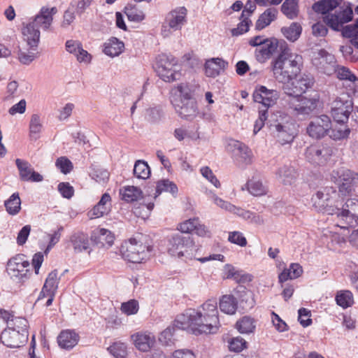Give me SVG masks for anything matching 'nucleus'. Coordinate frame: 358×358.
Segmentation results:
<instances>
[{
	"mask_svg": "<svg viewBox=\"0 0 358 358\" xmlns=\"http://www.w3.org/2000/svg\"><path fill=\"white\" fill-rule=\"evenodd\" d=\"M314 83L313 77L303 74L283 85L285 92L291 96L287 101V108L293 115L306 118L317 109L320 104V95L317 93L308 96L301 95L311 88Z\"/></svg>",
	"mask_w": 358,
	"mask_h": 358,
	"instance_id": "f257e3e1",
	"label": "nucleus"
},
{
	"mask_svg": "<svg viewBox=\"0 0 358 358\" xmlns=\"http://www.w3.org/2000/svg\"><path fill=\"white\" fill-rule=\"evenodd\" d=\"M175 325L180 329L190 327L196 335L216 333L220 327L217 300L210 299L197 310H187L176 317Z\"/></svg>",
	"mask_w": 358,
	"mask_h": 358,
	"instance_id": "f03ea898",
	"label": "nucleus"
},
{
	"mask_svg": "<svg viewBox=\"0 0 358 358\" xmlns=\"http://www.w3.org/2000/svg\"><path fill=\"white\" fill-rule=\"evenodd\" d=\"M57 13L56 7L48 8L43 6L34 16L29 17L27 22H22V34L27 45L38 46L41 32L50 31L53 16Z\"/></svg>",
	"mask_w": 358,
	"mask_h": 358,
	"instance_id": "7ed1b4c3",
	"label": "nucleus"
},
{
	"mask_svg": "<svg viewBox=\"0 0 358 358\" xmlns=\"http://www.w3.org/2000/svg\"><path fill=\"white\" fill-rule=\"evenodd\" d=\"M272 71L275 79L285 85L300 73L303 66L302 56L292 53L285 48L271 62Z\"/></svg>",
	"mask_w": 358,
	"mask_h": 358,
	"instance_id": "20e7f679",
	"label": "nucleus"
},
{
	"mask_svg": "<svg viewBox=\"0 0 358 358\" xmlns=\"http://www.w3.org/2000/svg\"><path fill=\"white\" fill-rule=\"evenodd\" d=\"M269 129L281 145L292 143L296 135V124L290 115L282 111L273 113L268 122Z\"/></svg>",
	"mask_w": 358,
	"mask_h": 358,
	"instance_id": "39448f33",
	"label": "nucleus"
},
{
	"mask_svg": "<svg viewBox=\"0 0 358 358\" xmlns=\"http://www.w3.org/2000/svg\"><path fill=\"white\" fill-rule=\"evenodd\" d=\"M167 250L171 256L192 259L196 246L189 236L176 234L169 238Z\"/></svg>",
	"mask_w": 358,
	"mask_h": 358,
	"instance_id": "423d86ee",
	"label": "nucleus"
},
{
	"mask_svg": "<svg viewBox=\"0 0 358 358\" xmlns=\"http://www.w3.org/2000/svg\"><path fill=\"white\" fill-rule=\"evenodd\" d=\"M158 76L165 82L172 83L181 78L180 66L178 59L172 55H159L156 64Z\"/></svg>",
	"mask_w": 358,
	"mask_h": 358,
	"instance_id": "0eeeda50",
	"label": "nucleus"
},
{
	"mask_svg": "<svg viewBox=\"0 0 358 358\" xmlns=\"http://www.w3.org/2000/svg\"><path fill=\"white\" fill-rule=\"evenodd\" d=\"M6 271L12 280L23 282L30 277V263L24 255L17 254L8 261Z\"/></svg>",
	"mask_w": 358,
	"mask_h": 358,
	"instance_id": "6e6552de",
	"label": "nucleus"
},
{
	"mask_svg": "<svg viewBox=\"0 0 358 358\" xmlns=\"http://www.w3.org/2000/svg\"><path fill=\"white\" fill-rule=\"evenodd\" d=\"M150 251L149 246L138 242L135 238H131L124 242L120 248L122 257L125 260L135 264L141 263L143 260L146 259Z\"/></svg>",
	"mask_w": 358,
	"mask_h": 358,
	"instance_id": "1a4fd4ad",
	"label": "nucleus"
},
{
	"mask_svg": "<svg viewBox=\"0 0 358 358\" xmlns=\"http://www.w3.org/2000/svg\"><path fill=\"white\" fill-rule=\"evenodd\" d=\"M341 209L335 227L348 229L358 224V199H348L344 204L342 203Z\"/></svg>",
	"mask_w": 358,
	"mask_h": 358,
	"instance_id": "9d476101",
	"label": "nucleus"
},
{
	"mask_svg": "<svg viewBox=\"0 0 358 358\" xmlns=\"http://www.w3.org/2000/svg\"><path fill=\"white\" fill-rule=\"evenodd\" d=\"M331 179L338 185L339 192L346 196L352 192L358 181V174L349 169L341 168L332 171Z\"/></svg>",
	"mask_w": 358,
	"mask_h": 358,
	"instance_id": "9b49d317",
	"label": "nucleus"
},
{
	"mask_svg": "<svg viewBox=\"0 0 358 358\" xmlns=\"http://www.w3.org/2000/svg\"><path fill=\"white\" fill-rule=\"evenodd\" d=\"M353 110V101L347 93L341 94L331 103V113L338 123H345Z\"/></svg>",
	"mask_w": 358,
	"mask_h": 358,
	"instance_id": "f8f14e48",
	"label": "nucleus"
},
{
	"mask_svg": "<svg viewBox=\"0 0 358 358\" xmlns=\"http://www.w3.org/2000/svg\"><path fill=\"white\" fill-rule=\"evenodd\" d=\"M353 10L350 6L339 7L333 13H329L323 17V22L334 31H340L343 25L352 21Z\"/></svg>",
	"mask_w": 358,
	"mask_h": 358,
	"instance_id": "ddd939ff",
	"label": "nucleus"
},
{
	"mask_svg": "<svg viewBox=\"0 0 358 358\" xmlns=\"http://www.w3.org/2000/svg\"><path fill=\"white\" fill-rule=\"evenodd\" d=\"M331 129V121L327 115L314 117L308 124L306 131L313 138L320 139L329 134Z\"/></svg>",
	"mask_w": 358,
	"mask_h": 358,
	"instance_id": "4468645a",
	"label": "nucleus"
},
{
	"mask_svg": "<svg viewBox=\"0 0 358 358\" xmlns=\"http://www.w3.org/2000/svg\"><path fill=\"white\" fill-rule=\"evenodd\" d=\"M333 149L324 144H313L306 149V159L313 164L321 165L324 164L332 155Z\"/></svg>",
	"mask_w": 358,
	"mask_h": 358,
	"instance_id": "2eb2a0df",
	"label": "nucleus"
},
{
	"mask_svg": "<svg viewBox=\"0 0 358 358\" xmlns=\"http://www.w3.org/2000/svg\"><path fill=\"white\" fill-rule=\"evenodd\" d=\"M29 332L17 331L8 328L1 334V343L10 348H17L24 345L28 341Z\"/></svg>",
	"mask_w": 358,
	"mask_h": 358,
	"instance_id": "dca6fc26",
	"label": "nucleus"
},
{
	"mask_svg": "<svg viewBox=\"0 0 358 358\" xmlns=\"http://www.w3.org/2000/svg\"><path fill=\"white\" fill-rule=\"evenodd\" d=\"M252 96L255 102L262 104L267 109L276 103L280 95L277 90L260 85L255 89Z\"/></svg>",
	"mask_w": 358,
	"mask_h": 358,
	"instance_id": "f3484780",
	"label": "nucleus"
},
{
	"mask_svg": "<svg viewBox=\"0 0 358 358\" xmlns=\"http://www.w3.org/2000/svg\"><path fill=\"white\" fill-rule=\"evenodd\" d=\"M171 94L172 103L194 99L195 86L188 83H180L172 87Z\"/></svg>",
	"mask_w": 358,
	"mask_h": 358,
	"instance_id": "a211bd4d",
	"label": "nucleus"
},
{
	"mask_svg": "<svg viewBox=\"0 0 358 358\" xmlns=\"http://www.w3.org/2000/svg\"><path fill=\"white\" fill-rule=\"evenodd\" d=\"M15 164L22 181L38 182L43 180V176L36 172L29 162L21 159H16Z\"/></svg>",
	"mask_w": 358,
	"mask_h": 358,
	"instance_id": "6ab92c4d",
	"label": "nucleus"
},
{
	"mask_svg": "<svg viewBox=\"0 0 358 358\" xmlns=\"http://www.w3.org/2000/svg\"><path fill=\"white\" fill-rule=\"evenodd\" d=\"M187 15L185 6L177 7L166 15L165 21L173 31H179L187 23Z\"/></svg>",
	"mask_w": 358,
	"mask_h": 358,
	"instance_id": "aec40b11",
	"label": "nucleus"
},
{
	"mask_svg": "<svg viewBox=\"0 0 358 358\" xmlns=\"http://www.w3.org/2000/svg\"><path fill=\"white\" fill-rule=\"evenodd\" d=\"M178 115L185 120H192L199 114L196 99L172 103Z\"/></svg>",
	"mask_w": 358,
	"mask_h": 358,
	"instance_id": "412c9836",
	"label": "nucleus"
},
{
	"mask_svg": "<svg viewBox=\"0 0 358 358\" xmlns=\"http://www.w3.org/2000/svg\"><path fill=\"white\" fill-rule=\"evenodd\" d=\"M278 41L274 38H266V42L256 48L255 55L256 59L259 63H265L277 51Z\"/></svg>",
	"mask_w": 358,
	"mask_h": 358,
	"instance_id": "4be33fe9",
	"label": "nucleus"
},
{
	"mask_svg": "<svg viewBox=\"0 0 358 358\" xmlns=\"http://www.w3.org/2000/svg\"><path fill=\"white\" fill-rule=\"evenodd\" d=\"M90 239L99 248H108L113 245L115 236L110 231L98 228L92 232Z\"/></svg>",
	"mask_w": 358,
	"mask_h": 358,
	"instance_id": "5701e85b",
	"label": "nucleus"
},
{
	"mask_svg": "<svg viewBox=\"0 0 358 358\" xmlns=\"http://www.w3.org/2000/svg\"><path fill=\"white\" fill-rule=\"evenodd\" d=\"M111 210V197L108 193H104L100 201L87 212L90 220L99 218L108 215Z\"/></svg>",
	"mask_w": 358,
	"mask_h": 358,
	"instance_id": "b1692460",
	"label": "nucleus"
},
{
	"mask_svg": "<svg viewBox=\"0 0 358 358\" xmlns=\"http://www.w3.org/2000/svg\"><path fill=\"white\" fill-rule=\"evenodd\" d=\"M135 347L140 351L148 352L155 343V336L147 332H137L131 336Z\"/></svg>",
	"mask_w": 358,
	"mask_h": 358,
	"instance_id": "393cba45",
	"label": "nucleus"
},
{
	"mask_svg": "<svg viewBox=\"0 0 358 358\" xmlns=\"http://www.w3.org/2000/svg\"><path fill=\"white\" fill-rule=\"evenodd\" d=\"M234 296L244 310L251 309L255 305L253 293L245 286H237L234 290Z\"/></svg>",
	"mask_w": 358,
	"mask_h": 358,
	"instance_id": "a878e982",
	"label": "nucleus"
},
{
	"mask_svg": "<svg viewBox=\"0 0 358 358\" xmlns=\"http://www.w3.org/2000/svg\"><path fill=\"white\" fill-rule=\"evenodd\" d=\"M228 63L221 58H213L205 64V73L208 77L215 78L220 74L221 70L224 69Z\"/></svg>",
	"mask_w": 358,
	"mask_h": 358,
	"instance_id": "bb28decb",
	"label": "nucleus"
},
{
	"mask_svg": "<svg viewBox=\"0 0 358 358\" xmlns=\"http://www.w3.org/2000/svg\"><path fill=\"white\" fill-rule=\"evenodd\" d=\"M342 203L343 202L339 199L338 193L335 189L330 199L324 203V206H321L320 208L329 215H336V220H338L341 210V208L342 207Z\"/></svg>",
	"mask_w": 358,
	"mask_h": 358,
	"instance_id": "cd10ccee",
	"label": "nucleus"
},
{
	"mask_svg": "<svg viewBox=\"0 0 358 358\" xmlns=\"http://www.w3.org/2000/svg\"><path fill=\"white\" fill-rule=\"evenodd\" d=\"M278 10L274 7H270L262 13L255 23L257 30H262L277 18Z\"/></svg>",
	"mask_w": 358,
	"mask_h": 358,
	"instance_id": "c85d7f7f",
	"label": "nucleus"
},
{
	"mask_svg": "<svg viewBox=\"0 0 358 358\" xmlns=\"http://www.w3.org/2000/svg\"><path fill=\"white\" fill-rule=\"evenodd\" d=\"M78 341V335L73 331H62L57 337L59 345L66 350L73 348Z\"/></svg>",
	"mask_w": 358,
	"mask_h": 358,
	"instance_id": "c756f323",
	"label": "nucleus"
},
{
	"mask_svg": "<svg viewBox=\"0 0 358 358\" xmlns=\"http://www.w3.org/2000/svg\"><path fill=\"white\" fill-rule=\"evenodd\" d=\"M275 177L284 185H291L296 179L295 169L289 165H283L276 170Z\"/></svg>",
	"mask_w": 358,
	"mask_h": 358,
	"instance_id": "7c9ffc66",
	"label": "nucleus"
},
{
	"mask_svg": "<svg viewBox=\"0 0 358 358\" xmlns=\"http://www.w3.org/2000/svg\"><path fill=\"white\" fill-rule=\"evenodd\" d=\"M70 241L73 249L77 252L87 250L90 248V241L87 234L83 232H76L71 236Z\"/></svg>",
	"mask_w": 358,
	"mask_h": 358,
	"instance_id": "2f4dec72",
	"label": "nucleus"
},
{
	"mask_svg": "<svg viewBox=\"0 0 358 358\" xmlns=\"http://www.w3.org/2000/svg\"><path fill=\"white\" fill-rule=\"evenodd\" d=\"M103 52L110 57H116L120 55L124 49V44L115 37H111L103 45Z\"/></svg>",
	"mask_w": 358,
	"mask_h": 358,
	"instance_id": "473e14b6",
	"label": "nucleus"
},
{
	"mask_svg": "<svg viewBox=\"0 0 358 358\" xmlns=\"http://www.w3.org/2000/svg\"><path fill=\"white\" fill-rule=\"evenodd\" d=\"M238 308V301L234 295L226 294L223 295L220 299V309L222 312L233 315L236 313Z\"/></svg>",
	"mask_w": 358,
	"mask_h": 358,
	"instance_id": "72a5a7b5",
	"label": "nucleus"
},
{
	"mask_svg": "<svg viewBox=\"0 0 358 358\" xmlns=\"http://www.w3.org/2000/svg\"><path fill=\"white\" fill-rule=\"evenodd\" d=\"M339 4L340 0H320L313 4V9L316 13L326 15L338 7Z\"/></svg>",
	"mask_w": 358,
	"mask_h": 358,
	"instance_id": "f704fd0d",
	"label": "nucleus"
},
{
	"mask_svg": "<svg viewBox=\"0 0 358 358\" xmlns=\"http://www.w3.org/2000/svg\"><path fill=\"white\" fill-rule=\"evenodd\" d=\"M232 146L237 150L236 155L239 157L240 161L245 164L252 162V153L251 150L243 143L234 141Z\"/></svg>",
	"mask_w": 358,
	"mask_h": 358,
	"instance_id": "c9c22d12",
	"label": "nucleus"
},
{
	"mask_svg": "<svg viewBox=\"0 0 358 358\" xmlns=\"http://www.w3.org/2000/svg\"><path fill=\"white\" fill-rule=\"evenodd\" d=\"M29 48L24 50L21 48L17 52V59L24 65H29L33 61L38 57L37 48L38 46H31L27 45Z\"/></svg>",
	"mask_w": 358,
	"mask_h": 358,
	"instance_id": "e433bc0d",
	"label": "nucleus"
},
{
	"mask_svg": "<svg viewBox=\"0 0 358 358\" xmlns=\"http://www.w3.org/2000/svg\"><path fill=\"white\" fill-rule=\"evenodd\" d=\"M280 10L288 19L294 20L299 15V1L285 0L281 6Z\"/></svg>",
	"mask_w": 358,
	"mask_h": 358,
	"instance_id": "4c0bfd02",
	"label": "nucleus"
},
{
	"mask_svg": "<svg viewBox=\"0 0 358 358\" xmlns=\"http://www.w3.org/2000/svg\"><path fill=\"white\" fill-rule=\"evenodd\" d=\"M7 213L10 215H16L21 210V199L18 192L13 193L4 202Z\"/></svg>",
	"mask_w": 358,
	"mask_h": 358,
	"instance_id": "58836bf2",
	"label": "nucleus"
},
{
	"mask_svg": "<svg viewBox=\"0 0 358 358\" xmlns=\"http://www.w3.org/2000/svg\"><path fill=\"white\" fill-rule=\"evenodd\" d=\"M301 31L302 27L298 22H292L289 27L281 28L283 36L291 42L296 41L299 38Z\"/></svg>",
	"mask_w": 358,
	"mask_h": 358,
	"instance_id": "ea45409f",
	"label": "nucleus"
},
{
	"mask_svg": "<svg viewBox=\"0 0 358 358\" xmlns=\"http://www.w3.org/2000/svg\"><path fill=\"white\" fill-rule=\"evenodd\" d=\"M236 327L241 334L253 333L256 327L255 320L248 316H244L236 322Z\"/></svg>",
	"mask_w": 358,
	"mask_h": 358,
	"instance_id": "a19ab883",
	"label": "nucleus"
},
{
	"mask_svg": "<svg viewBox=\"0 0 358 358\" xmlns=\"http://www.w3.org/2000/svg\"><path fill=\"white\" fill-rule=\"evenodd\" d=\"M334 190L335 189L331 187H326L322 189L317 191L312 198L314 205L318 208L321 206H324V203L330 199L331 195L334 193Z\"/></svg>",
	"mask_w": 358,
	"mask_h": 358,
	"instance_id": "79ce46f5",
	"label": "nucleus"
},
{
	"mask_svg": "<svg viewBox=\"0 0 358 358\" xmlns=\"http://www.w3.org/2000/svg\"><path fill=\"white\" fill-rule=\"evenodd\" d=\"M335 300L337 305L344 309L351 307L354 304L353 294L349 290L337 292Z\"/></svg>",
	"mask_w": 358,
	"mask_h": 358,
	"instance_id": "37998d69",
	"label": "nucleus"
},
{
	"mask_svg": "<svg viewBox=\"0 0 358 358\" xmlns=\"http://www.w3.org/2000/svg\"><path fill=\"white\" fill-rule=\"evenodd\" d=\"M120 194L122 200L127 202H133L141 196L142 191L134 186H127L120 189Z\"/></svg>",
	"mask_w": 358,
	"mask_h": 358,
	"instance_id": "c03bdc74",
	"label": "nucleus"
},
{
	"mask_svg": "<svg viewBox=\"0 0 358 358\" xmlns=\"http://www.w3.org/2000/svg\"><path fill=\"white\" fill-rule=\"evenodd\" d=\"M124 13L126 14L128 20L131 22H141L145 17L143 11L137 8L136 5H127L124 8Z\"/></svg>",
	"mask_w": 358,
	"mask_h": 358,
	"instance_id": "a18cd8bd",
	"label": "nucleus"
},
{
	"mask_svg": "<svg viewBox=\"0 0 358 358\" xmlns=\"http://www.w3.org/2000/svg\"><path fill=\"white\" fill-rule=\"evenodd\" d=\"M176 329H180L177 326L175 325V321L173 322L172 326L168 327L165 330H164L159 337V341L163 345L170 346L173 344L174 338L173 335ZM182 330L184 329H182Z\"/></svg>",
	"mask_w": 358,
	"mask_h": 358,
	"instance_id": "49530a36",
	"label": "nucleus"
},
{
	"mask_svg": "<svg viewBox=\"0 0 358 358\" xmlns=\"http://www.w3.org/2000/svg\"><path fill=\"white\" fill-rule=\"evenodd\" d=\"M134 176L140 179H147L150 175V169L148 163L143 160H137L134 167Z\"/></svg>",
	"mask_w": 358,
	"mask_h": 358,
	"instance_id": "de8ad7c7",
	"label": "nucleus"
},
{
	"mask_svg": "<svg viewBox=\"0 0 358 358\" xmlns=\"http://www.w3.org/2000/svg\"><path fill=\"white\" fill-rule=\"evenodd\" d=\"M336 78L341 80L355 83L358 80L357 76L347 67L337 65L334 69Z\"/></svg>",
	"mask_w": 358,
	"mask_h": 358,
	"instance_id": "09e8293b",
	"label": "nucleus"
},
{
	"mask_svg": "<svg viewBox=\"0 0 358 358\" xmlns=\"http://www.w3.org/2000/svg\"><path fill=\"white\" fill-rule=\"evenodd\" d=\"M248 192L255 196H262L266 194V189L259 180L255 179L250 180L245 185Z\"/></svg>",
	"mask_w": 358,
	"mask_h": 358,
	"instance_id": "8fccbe9b",
	"label": "nucleus"
},
{
	"mask_svg": "<svg viewBox=\"0 0 358 358\" xmlns=\"http://www.w3.org/2000/svg\"><path fill=\"white\" fill-rule=\"evenodd\" d=\"M108 351L114 358H126L127 356V348L125 343L115 342L108 348Z\"/></svg>",
	"mask_w": 358,
	"mask_h": 358,
	"instance_id": "3c124183",
	"label": "nucleus"
},
{
	"mask_svg": "<svg viewBox=\"0 0 358 358\" xmlns=\"http://www.w3.org/2000/svg\"><path fill=\"white\" fill-rule=\"evenodd\" d=\"M42 124L38 115L34 114L31 115L29 123V135L33 139H37L39 137V134L42 130Z\"/></svg>",
	"mask_w": 358,
	"mask_h": 358,
	"instance_id": "603ef678",
	"label": "nucleus"
},
{
	"mask_svg": "<svg viewBox=\"0 0 358 358\" xmlns=\"http://www.w3.org/2000/svg\"><path fill=\"white\" fill-rule=\"evenodd\" d=\"M59 282V278L57 277V271L54 270L51 271L43 285L44 289H48L49 293H55L57 292V289L58 288V285Z\"/></svg>",
	"mask_w": 358,
	"mask_h": 358,
	"instance_id": "864d4df0",
	"label": "nucleus"
},
{
	"mask_svg": "<svg viewBox=\"0 0 358 358\" xmlns=\"http://www.w3.org/2000/svg\"><path fill=\"white\" fill-rule=\"evenodd\" d=\"M350 133V130L347 126L341 124L334 128L331 127L328 136L335 141L341 140L347 138Z\"/></svg>",
	"mask_w": 358,
	"mask_h": 358,
	"instance_id": "5fc2aeb1",
	"label": "nucleus"
},
{
	"mask_svg": "<svg viewBox=\"0 0 358 358\" xmlns=\"http://www.w3.org/2000/svg\"><path fill=\"white\" fill-rule=\"evenodd\" d=\"M162 192H169L172 194H175L178 192V187L176 185L169 181V180H160L157 182L156 186V195H159Z\"/></svg>",
	"mask_w": 358,
	"mask_h": 358,
	"instance_id": "6e6d98bb",
	"label": "nucleus"
},
{
	"mask_svg": "<svg viewBox=\"0 0 358 358\" xmlns=\"http://www.w3.org/2000/svg\"><path fill=\"white\" fill-rule=\"evenodd\" d=\"M252 24V21L248 17L241 15V22L238 24L236 28L231 29L232 36H239L246 33L249 30L250 26Z\"/></svg>",
	"mask_w": 358,
	"mask_h": 358,
	"instance_id": "4d7b16f0",
	"label": "nucleus"
},
{
	"mask_svg": "<svg viewBox=\"0 0 358 358\" xmlns=\"http://www.w3.org/2000/svg\"><path fill=\"white\" fill-rule=\"evenodd\" d=\"M91 178L99 183H105L109 178V173L107 170L93 167L90 173Z\"/></svg>",
	"mask_w": 358,
	"mask_h": 358,
	"instance_id": "13d9d810",
	"label": "nucleus"
},
{
	"mask_svg": "<svg viewBox=\"0 0 358 358\" xmlns=\"http://www.w3.org/2000/svg\"><path fill=\"white\" fill-rule=\"evenodd\" d=\"M120 309L127 315L136 314L139 309L138 303L134 299L129 300L127 302L122 303Z\"/></svg>",
	"mask_w": 358,
	"mask_h": 358,
	"instance_id": "bf43d9fd",
	"label": "nucleus"
},
{
	"mask_svg": "<svg viewBox=\"0 0 358 358\" xmlns=\"http://www.w3.org/2000/svg\"><path fill=\"white\" fill-rule=\"evenodd\" d=\"M55 165L64 174H67L73 169L71 162L65 157L58 158L55 162Z\"/></svg>",
	"mask_w": 358,
	"mask_h": 358,
	"instance_id": "052dcab7",
	"label": "nucleus"
},
{
	"mask_svg": "<svg viewBox=\"0 0 358 358\" xmlns=\"http://www.w3.org/2000/svg\"><path fill=\"white\" fill-rule=\"evenodd\" d=\"M200 173H201L203 177L207 179L215 187L218 188L220 187V181L208 166L201 167L200 169Z\"/></svg>",
	"mask_w": 358,
	"mask_h": 358,
	"instance_id": "680f3d73",
	"label": "nucleus"
},
{
	"mask_svg": "<svg viewBox=\"0 0 358 358\" xmlns=\"http://www.w3.org/2000/svg\"><path fill=\"white\" fill-rule=\"evenodd\" d=\"M94 0H79L75 6L73 2L71 3L70 6L73 8L75 7V12L76 15L81 17L90 8Z\"/></svg>",
	"mask_w": 358,
	"mask_h": 358,
	"instance_id": "e2e57ef3",
	"label": "nucleus"
},
{
	"mask_svg": "<svg viewBox=\"0 0 358 358\" xmlns=\"http://www.w3.org/2000/svg\"><path fill=\"white\" fill-rule=\"evenodd\" d=\"M268 110H260L259 113V117L255 121L254 124V134H257L258 131L264 127L265 122L268 120Z\"/></svg>",
	"mask_w": 358,
	"mask_h": 358,
	"instance_id": "0e129e2a",
	"label": "nucleus"
},
{
	"mask_svg": "<svg viewBox=\"0 0 358 358\" xmlns=\"http://www.w3.org/2000/svg\"><path fill=\"white\" fill-rule=\"evenodd\" d=\"M197 218L189 219L180 223L178 227V229L182 233L189 234L194 231L197 224Z\"/></svg>",
	"mask_w": 358,
	"mask_h": 358,
	"instance_id": "69168bd1",
	"label": "nucleus"
},
{
	"mask_svg": "<svg viewBox=\"0 0 358 358\" xmlns=\"http://www.w3.org/2000/svg\"><path fill=\"white\" fill-rule=\"evenodd\" d=\"M58 191L61 195L66 199H71L74 194L73 187L71 186L69 182H60L58 185Z\"/></svg>",
	"mask_w": 358,
	"mask_h": 358,
	"instance_id": "338daca9",
	"label": "nucleus"
},
{
	"mask_svg": "<svg viewBox=\"0 0 358 358\" xmlns=\"http://www.w3.org/2000/svg\"><path fill=\"white\" fill-rule=\"evenodd\" d=\"M229 241L232 243L244 247L247 245V240L242 233L239 231L230 232L228 238Z\"/></svg>",
	"mask_w": 358,
	"mask_h": 358,
	"instance_id": "774afa93",
	"label": "nucleus"
}]
</instances>
